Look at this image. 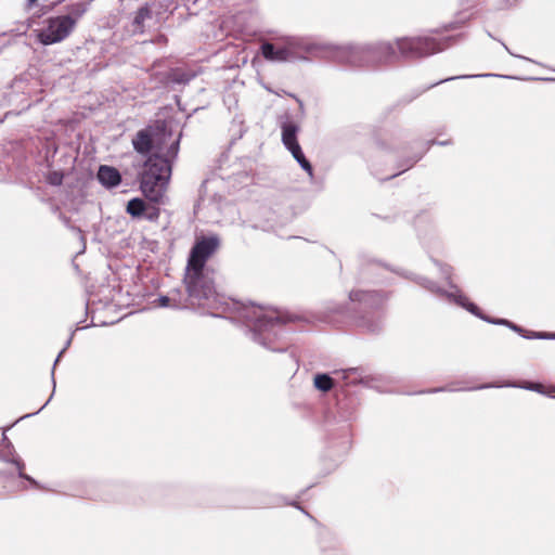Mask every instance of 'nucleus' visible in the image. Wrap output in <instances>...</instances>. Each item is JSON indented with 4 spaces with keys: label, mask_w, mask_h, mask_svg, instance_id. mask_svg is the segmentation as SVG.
<instances>
[{
    "label": "nucleus",
    "mask_w": 555,
    "mask_h": 555,
    "mask_svg": "<svg viewBox=\"0 0 555 555\" xmlns=\"http://www.w3.org/2000/svg\"><path fill=\"white\" fill-rule=\"evenodd\" d=\"M210 270H185L184 284L189 308L202 310L212 317L245 322L254 341L272 351H285L274 346L288 320L279 311L255 305H245L217 292Z\"/></svg>",
    "instance_id": "f257e3e1"
},
{
    "label": "nucleus",
    "mask_w": 555,
    "mask_h": 555,
    "mask_svg": "<svg viewBox=\"0 0 555 555\" xmlns=\"http://www.w3.org/2000/svg\"><path fill=\"white\" fill-rule=\"evenodd\" d=\"M260 50L262 56L270 62H307L312 57L328 60L330 43L317 41L311 37L285 36L276 38L274 43L263 42Z\"/></svg>",
    "instance_id": "f03ea898"
},
{
    "label": "nucleus",
    "mask_w": 555,
    "mask_h": 555,
    "mask_svg": "<svg viewBox=\"0 0 555 555\" xmlns=\"http://www.w3.org/2000/svg\"><path fill=\"white\" fill-rule=\"evenodd\" d=\"M328 60L351 67H377L398 61V53L395 42L365 46H334L330 43Z\"/></svg>",
    "instance_id": "7ed1b4c3"
},
{
    "label": "nucleus",
    "mask_w": 555,
    "mask_h": 555,
    "mask_svg": "<svg viewBox=\"0 0 555 555\" xmlns=\"http://www.w3.org/2000/svg\"><path fill=\"white\" fill-rule=\"evenodd\" d=\"M178 151L179 139L170 144L167 151V157L154 154L145 162V168L140 178V188L150 202L154 204H162L164 202L171 176L170 158L177 157Z\"/></svg>",
    "instance_id": "20e7f679"
},
{
    "label": "nucleus",
    "mask_w": 555,
    "mask_h": 555,
    "mask_svg": "<svg viewBox=\"0 0 555 555\" xmlns=\"http://www.w3.org/2000/svg\"><path fill=\"white\" fill-rule=\"evenodd\" d=\"M417 283L426 288L427 291L431 292L433 294L443 296L449 301L454 302L455 305L465 308L467 311H469L472 314L489 322L492 324H499V325H505L513 330L514 332L518 333L526 339H555V333H546V332H533V331H526L525 328L509 322L505 319H491L486 315H483L479 308L468 301L467 297L464 296L460 289L450 283V291H443L437 284L426 278H418Z\"/></svg>",
    "instance_id": "39448f33"
},
{
    "label": "nucleus",
    "mask_w": 555,
    "mask_h": 555,
    "mask_svg": "<svg viewBox=\"0 0 555 555\" xmlns=\"http://www.w3.org/2000/svg\"><path fill=\"white\" fill-rule=\"evenodd\" d=\"M398 59H416L443 50V44L431 37L401 38L396 42Z\"/></svg>",
    "instance_id": "423d86ee"
},
{
    "label": "nucleus",
    "mask_w": 555,
    "mask_h": 555,
    "mask_svg": "<svg viewBox=\"0 0 555 555\" xmlns=\"http://www.w3.org/2000/svg\"><path fill=\"white\" fill-rule=\"evenodd\" d=\"M219 246L220 240L217 235L197 237L190 251L185 270H209L206 262Z\"/></svg>",
    "instance_id": "0eeeda50"
},
{
    "label": "nucleus",
    "mask_w": 555,
    "mask_h": 555,
    "mask_svg": "<svg viewBox=\"0 0 555 555\" xmlns=\"http://www.w3.org/2000/svg\"><path fill=\"white\" fill-rule=\"evenodd\" d=\"M74 26L75 21L68 15L51 18L47 28L39 35L40 41L43 44L60 42L72 33Z\"/></svg>",
    "instance_id": "6e6552de"
},
{
    "label": "nucleus",
    "mask_w": 555,
    "mask_h": 555,
    "mask_svg": "<svg viewBox=\"0 0 555 555\" xmlns=\"http://www.w3.org/2000/svg\"><path fill=\"white\" fill-rule=\"evenodd\" d=\"M349 298L353 302H359L363 309H371L374 311H377L387 299V297L382 293L363 291L350 292Z\"/></svg>",
    "instance_id": "1a4fd4ad"
},
{
    "label": "nucleus",
    "mask_w": 555,
    "mask_h": 555,
    "mask_svg": "<svg viewBox=\"0 0 555 555\" xmlns=\"http://www.w3.org/2000/svg\"><path fill=\"white\" fill-rule=\"evenodd\" d=\"M153 10L151 3H144L134 13L131 26L134 34H143L145 30L146 22L152 20Z\"/></svg>",
    "instance_id": "9d476101"
},
{
    "label": "nucleus",
    "mask_w": 555,
    "mask_h": 555,
    "mask_svg": "<svg viewBox=\"0 0 555 555\" xmlns=\"http://www.w3.org/2000/svg\"><path fill=\"white\" fill-rule=\"evenodd\" d=\"M133 149L142 154L147 155L152 151L153 137L152 129L145 128L140 130L132 140Z\"/></svg>",
    "instance_id": "9b49d317"
},
{
    "label": "nucleus",
    "mask_w": 555,
    "mask_h": 555,
    "mask_svg": "<svg viewBox=\"0 0 555 555\" xmlns=\"http://www.w3.org/2000/svg\"><path fill=\"white\" fill-rule=\"evenodd\" d=\"M98 180L106 188H114L120 183L121 176L116 168L103 165L99 168Z\"/></svg>",
    "instance_id": "f8f14e48"
},
{
    "label": "nucleus",
    "mask_w": 555,
    "mask_h": 555,
    "mask_svg": "<svg viewBox=\"0 0 555 555\" xmlns=\"http://www.w3.org/2000/svg\"><path fill=\"white\" fill-rule=\"evenodd\" d=\"M298 127L293 122H284L282 125V142L284 146L292 151L295 146H300L297 141Z\"/></svg>",
    "instance_id": "ddd939ff"
},
{
    "label": "nucleus",
    "mask_w": 555,
    "mask_h": 555,
    "mask_svg": "<svg viewBox=\"0 0 555 555\" xmlns=\"http://www.w3.org/2000/svg\"><path fill=\"white\" fill-rule=\"evenodd\" d=\"M157 301L160 307H172L176 309L189 308L185 297H182L179 291L171 292L169 296H160Z\"/></svg>",
    "instance_id": "4468645a"
},
{
    "label": "nucleus",
    "mask_w": 555,
    "mask_h": 555,
    "mask_svg": "<svg viewBox=\"0 0 555 555\" xmlns=\"http://www.w3.org/2000/svg\"><path fill=\"white\" fill-rule=\"evenodd\" d=\"M357 324L367 332L375 333L382 327V315L376 313L374 315L360 317L357 320Z\"/></svg>",
    "instance_id": "2eb2a0df"
},
{
    "label": "nucleus",
    "mask_w": 555,
    "mask_h": 555,
    "mask_svg": "<svg viewBox=\"0 0 555 555\" xmlns=\"http://www.w3.org/2000/svg\"><path fill=\"white\" fill-rule=\"evenodd\" d=\"M2 444L8 450V455H13V451H14L13 450V446H12L11 441L8 439V437L5 436L4 433H2ZM5 461L14 463L16 465L17 470H18V476L21 478H25V479L34 482V480L29 476L24 475V473H23L24 463L18 457H15V456L5 457Z\"/></svg>",
    "instance_id": "dca6fc26"
},
{
    "label": "nucleus",
    "mask_w": 555,
    "mask_h": 555,
    "mask_svg": "<svg viewBox=\"0 0 555 555\" xmlns=\"http://www.w3.org/2000/svg\"><path fill=\"white\" fill-rule=\"evenodd\" d=\"M147 209L146 204L140 198H132L128 202L127 212L132 217H140Z\"/></svg>",
    "instance_id": "f3484780"
},
{
    "label": "nucleus",
    "mask_w": 555,
    "mask_h": 555,
    "mask_svg": "<svg viewBox=\"0 0 555 555\" xmlns=\"http://www.w3.org/2000/svg\"><path fill=\"white\" fill-rule=\"evenodd\" d=\"M314 386L317 389L323 391V392H326V391H330L333 386H334V383H333V379L330 375L327 374H317L315 377H314Z\"/></svg>",
    "instance_id": "a211bd4d"
},
{
    "label": "nucleus",
    "mask_w": 555,
    "mask_h": 555,
    "mask_svg": "<svg viewBox=\"0 0 555 555\" xmlns=\"http://www.w3.org/2000/svg\"><path fill=\"white\" fill-rule=\"evenodd\" d=\"M63 178H64L63 173H61L59 171H52L48 175L47 181L49 184L57 186V185L62 184Z\"/></svg>",
    "instance_id": "6ab92c4d"
},
{
    "label": "nucleus",
    "mask_w": 555,
    "mask_h": 555,
    "mask_svg": "<svg viewBox=\"0 0 555 555\" xmlns=\"http://www.w3.org/2000/svg\"><path fill=\"white\" fill-rule=\"evenodd\" d=\"M521 387L528 390L537 391L542 395H550V392L545 390V387L539 383H526Z\"/></svg>",
    "instance_id": "aec40b11"
},
{
    "label": "nucleus",
    "mask_w": 555,
    "mask_h": 555,
    "mask_svg": "<svg viewBox=\"0 0 555 555\" xmlns=\"http://www.w3.org/2000/svg\"><path fill=\"white\" fill-rule=\"evenodd\" d=\"M170 77L173 82H178V83H185L190 80L189 76H186L185 74H183L179 70H173L171 73Z\"/></svg>",
    "instance_id": "412c9836"
},
{
    "label": "nucleus",
    "mask_w": 555,
    "mask_h": 555,
    "mask_svg": "<svg viewBox=\"0 0 555 555\" xmlns=\"http://www.w3.org/2000/svg\"><path fill=\"white\" fill-rule=\"evenodd\" d=\"M289 152L292 153V155L296 159V162L299 164V166L301 165V163H304V160H307L300 146H295V149Z\"/></svg>",
    "instance_id": "4be33fe9"
},
{
    "label": "nucleus",
    "mask_w": 555,
    "mask_h": 555,
    "mask_svg": "<svg viewBox=\"0 0 555 555\" xmlns=\"http://www.w3.org/2000/svg\"><path fill=\"white\" fill-rule=\"evenodd\" d=\"M146 219L154 221L159 216V209L156 207H147V209L144 211Z\"/></svg>",
    "instance_id": "5701e85b"
},
{
    "label": "nucleus",
    "mask_w": 555,
    "mask_h": 555,
    "mask_svg": "<svg viewBox=\"0 0 555 555\" xmlns=\"http://www.w3.org/2000/svg\"><path fill=\"white\" fill-rule=\"evenodd\" d=\"M300 167L309 175L310 179L313 178V168L308 159L304 160Z\"/></svg>",
    "instance_id": "b1692460"
},
{
    "label": "nucleus",
    "mask_w": 555,
    "mask_h": 555,
    "mask_svg": "<svg viewBox=\"0 0 555 555\" xmlns=\"http://www.w3.org/2000/svg\"><path fill=\"white\" fill-rule=\"evenodd\" d=\"M440 271H441L442 275H444V278L447 280L450 279V276H451V268L449 266L440 264Z\"/></svg>",
    "instance_id": "393cba45"
},
{
    "label": "nucleus",
    "mask_w": 555,
    "mask_h": 555,
    "mask_svg": "<svg viewBox=\"0 0 555 555\" xmlns=\"http://www.w3.org/2000/svg\"><path fill=\"white\" fill-rule=\"evenodd\" d=\"M69 344H70V338L67 340V343H66V346H65V347H67ZM65 349H66V348H63V349L60 351V353H59L57 358H56V359H55V361H54V366H55V365L57 364V362L60 361V359H61V357L63 356V353H64Z\"/></svg>",
    "instance_id": "a878e982"
},
{
    "label": "nucleus",
    "mask_w": 555,
    "mask_h": 555,
    "mask_svg": "<svg viewBox=\"0 0 555 555\" xmlns=\"http://www.w3.org/2000/svg\"><path fill=\"white\" fill-rule=\"evenodd\" d=\"M469 76H457V78H468ZM452 79H456V77H452V78H446L443 80H440L439 83L443 82V81H449V80H452ZM438 85V82H437ZM433 86H436V83H434Z\"/></svg>",
    "instance_id": "bb28decb"
},
{
    "label": "nucleus",
    "mask_w": 555,
    "mask_h": 555,
    "mask_svg": "<svg viewBox=\"0 0 555 555\" xmlns=\"http://www.w3.org/2000/svg\"><path fill=\"white\" fill-rule=\"evenodd\" d=\"M37 1L38 0H27V4H26L27 9H30L34 4L37 3Z\"/></svg>",
    "instance_id": "cd10ccee"
},
{
    "label": "nucleus",
    "mask_w": 555,
    "mask_h": 555,
    "mask_svg": "<svg viewBox=\"0 0 555 555\" xmlns=\"http://www.w3.org/2000/svg\"><path fill=\"white\" fill-rule=\"evenodd\" d=\"M433 143H435V144H439V145H444V144H447V142H444V141H433Z\"/></svg>",
    "instance_id": "c85d7f7f"
},
{
    "label": "nucleus",
    "mask_w": 555,
    "mask_h": 555,
    "mask_svg": "<svg viewBox=\"0 0 555 555\" xmlns=\"http://www.w3.org/2000/svg\"><path fill=\"white\" fill-rule=\"evenodd\" d=\"M50 403V400H47L41 406L40 410H43L48 404Z\"/></svg>",
    "instance_id": "c756f323"
},
{
    "label": "nucleus",
    "mask_w": 555,
    "mask_h": 555,
    "mask_svg": "<svg viewBox=\"0 0 555 555\" xmlns=\"http://www.w3.org/2000/svg\"><path fill=\"white\" fill-rule=\"evenodd\" d=\"M50 403V400H47L41 406L40 410H43L48 404Z\"/></svg>",
    "instance_id": "7c9ffc66"
},
{
    "label": "nucleus",
    "mask_w": 555,
    "mask_h": 555,
    "mask_svg": "<svg viewBox=\"0 0 555 555\" xmlns=\"http://www.w3.org/2000/svg\"><path fill=\"white\" fill-rule=\"evenodd\" d=\"M50 403V400H47L41 406L40 410H43L48 404Z\"/></svg>",
    "instance_id": "2f4dec72"
},
{
    "label": "nucleus",
    "mask_w": 555,
    "mask_h": 555,
    "mask_svg": "<svg viewBox=\"0 0 555 555\" xmlns=\"http://www.w3.org/2000/svg\"><path fill=\"white\" fill-rule=\"evenodd\" d=\"M50 403V400H47L41 406L40 410H43L48 404Z\"/></svg>",
    "instance_id": "473e14b6"
},
{
    "label": "nucleus",
    "mask_w": 555,
    "mask_h": 555,
    "mask_svg": "<svg viewBox=\"0 0 555 555\" xmlns=\"http://www.w3.org/2000/svg\"><path fill=\"white\" fill-rule=\"evenodd\" d=\"M50 403V400H47L41 406L40 410H43L48 404Z\"/></svg>",
    "instance_id": "72a5a7b5"
},
{
    "label": "nucleus",
    "mask_w": 555,
    "mask_h": 555,
    "mask_svg": "<svg viewBox=\"0 0 555 555\" xmlns=\"http://www.w3.org/2000/svg\"><path fill=\"white\" fill-rule=\"evenodd\" d=\"M50 403V400H47L41 406L40 410H43L48 404Z\"/></svg>",
    "instance_id": "f704fd0d"
},
{
    "label": "nucleus",
    "mask_w": 555,
    "mask_h": 555,
    "mask_svg": "<svg viewBox=\"0 0 555 555\" xmlns=\"http://www.w3.org/2000/svg\"><path fill=\"white\" fill-rule=\"evenodd\" d=\"M50 403V400H47L41 406L40 410H43L48 404Z\"/></svg>",
    "instance_id": "c9c22d12"
},
{
    "label": "nucleus",
    "mask_w": 555,
    "mask_h": 555,
    "mask_svg": "<svg viewBox=\"0 0 555 555\" xmlns=\"http://www.w3.org/2000/svg\"><path fill=\"white\" fill-rule=\"evenodd\" d=\"M422 156H418L417 158H415L411 164L410 166H412L413 164L417 163V160L421 158Z\"/></svg>",
    "instance_id": "e433bc0d"
},
{
    "label": "nucleus",
    "mask_w": 555,
    "mask_h": 555,
    "mask_svg": "<svg viewBox=\"0 0 555 555\" xmlns=\"http://www.w3.org/2000/svg\"><path fill=\"white\" fill-rule=\"evenodd\" d=\"M487 386H479L477 387L476 389H482V388H486Z\"/></svg>",
    "instance_id": "4c0bfd02"
},
{
    "label": "nucleus",
    "mask_w": 555,
    "mask_h": 555,
    "mask_svg": "<svg viewBox=\"0 0 555 555\" xmlns=\"http://www.w3.org/2000/svg\"><path fill=\"white\" fill-rule=\"evenodd\" d=\"M552 391H555V387L552 388Z\"/></svg>",
    "instance_id": "58836bf2"
}]
</instances>
